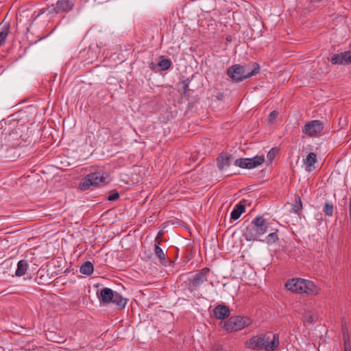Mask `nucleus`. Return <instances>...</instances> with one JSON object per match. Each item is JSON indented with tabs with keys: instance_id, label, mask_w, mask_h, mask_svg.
Masks as SVG:
<instances>
[{
	"instance_id": "obj_8",
	"label": "nucleus",
	"mask_w": 351,
	"mask_h": 351,
	"mask_svg": "<svg viewBox=\"0 0 351 351\" xmlns=\"http://www.w3.org/2000/svg\"><path fill=\"white\" fill-rule=\"evenodd\" d=\"M74 3L71 0H58L47 8L48 14L67 13L73 10Z\"/></svg>"
},
{
	"instance_id": "obj_10",
	"label": "nucleus",
	"mask_w": 351,
	"mask_h": 351,
	"mask_svg": "<svg viewBox=\"0 0 351 351\" xmlns=\"http://www.w3.org/2000/svg\"><path fill=\"white\" fill-rule=\"evenodd\" d=\"M332 64L346 65L351 63V51L335 54L330 59Z\"/></svg>"
},
{
	"instance_id": "obj_32",
	"label": "nucleus",
	"mask_w": 351,
	"mask_h": 351,
	"mask_svg": "<svg viewBox=\"0 0 351 351\" xmlns=\"http://www.w3.org/2000/svg\"><path fill=\"white\" fill-rule=\"evenodd\" d=\"M213 349L215 350L216 351H220L222 348L220 345L219 344H215L214 346H213Z\"/></svg>"
},
{
	"instance_id": "obj_26",
	"label": "nucleus",
	"mask_w": 351,
	"mask_h": 351,
	"mask_svg": "<svg viewBox=\"0 0 351 351\" xmlns=\"http://www.w3.org/2000/svg\"><path fill=\"white\" fill-rule=\"evenodd\" d=\"M278 150L276 148H272L269 150V152L267 153V158L269 162H271V161L275 158L276 155L277 154Z\"/></svg>"
},
{
	"instance_id": "obj_17",
	"label": "nucleus",
	"mask_w": 351,
	"mask_h": 351,
	"mask_svg": "<svg viewBox=\"0 0 351 351\" xmlns=\"http://www.w3.org/2000/svg\"><path fill=\"white\" fill-rule=\"evenodd\" d=\"M28 268V262L27 260L23 259L18 262L17 269L15 275L18 277L23 276L26 273Z\"/></svg>"
},
{
	"instance_id": "obj_5",
	"label": "nucleus",
	"mask_w": 351,
	"mask_h": 351,
	"mask_svg": "<svg viewBox=\"0 0 351 351\" xmlns=\"http://www.w3.org/2000/svg\"><path fill=\"white\" fill-rule=\"evenodd\" d=\"M265 162L264 156H256L253 158H241L234 160V165L242 169H254Z\"/></svg>"
},
{
	"instance_id": "obj_24",
	"label": "nucleus",
	"mask_w": 351,
	"mask_h": 351,
	"mask_svg": "<svg viewBox=\"0 0 351 351\" xmlns=\"http://www.w3.org/2000/svg\"><path fill=\"white\" fill-rule=\"evenodd\" d=\"M302 208V200L300 197L295 199L294 203L292 204V209L293 213H298Z\"/></svg>"
},
{
	"instance_id": "obj_2",
	"label": "nucleus",
	"mask_w": 351,
	"mask_h": 351,
	"mask_svg": "<svg viewBox=\"0 0 351 351\" xmlns=\"http://www.w3.org/2000/svg\"><path fill=\"white\" fill-rule=\"evenodd\" d=\"M269 223L261 216L256 217L247 226L244 236L247 241L258 240L259 237L267 232Z\"/></svg>"
},
{
	"instance_id": "obj_4",
	"label": "nucleus",
	"mask_w": 351,
	"mask_h": 351,
	"mask_svg": "<svg viewBox=\"0 0 351 351\" xmlns=\"http://www.w3.org/2000/svg\"><path fill=\"white\" fill-rule=\"evenodd\" d=\"M252 319L248 317L235 316L229 318L226 322H221L220 325L228 332L237 331L248 326Z\"/></svg>"
},
{
	"instance_id": "obj_15",
	"label": "nucleus",
	"mask_w": 351,
	"mask_h": 351,
	"mask_svg": "<svg viewBox=\"0 0 351 351\" xmlns=\"http://www.w3.org/2000/svg\"><path fill=\"white\" fill-rule=\"evenodd\" d=\"M231 154L227 153H221L217 158V163L218 168L222 171L226 167H229L232 160Z\"/></svg>"
},
{
	"instance_id": "obj_34",
	"label": "nucleus",
	"mask_w": 351,
	"mask_h": 351,
	"mask_svg": "<svg viewBox=\"0 0 351 351\" xmlns=\"http://www.w3.org/2000/svg\"><path fill=\"white\" fill-rule=\"evenodd\" d=\"M161 235H162V232H160L158 234L157 237L156 238V241L157 243H158V241H160V240H159V237H160Z\"/></svg>"
},
{
	"instance_id": "obj_18",
	"label": "nucleus",
	"mask_w": 351,
	"mask_h": 351,
	"mask_svg": "<svg viewBox=\"0 0 351 351\" xmlns=\"http://www.w3.org/2000/svg\"><path fill=\"white\" fill-rule=\"evenodd\" d=\"M128 300L123 298L118 292L115 291L112 298V300L110 303H112L120 308H124Z\"/></svg>"
},
{
	"instance_id": "obj_1",
	"label": "nucleus",
	"mask_w": 351,
	"mask_h": 351,
	"mask_svg": "<svg viewBox=\"0 0 351 351\" xmlns=\"http://www.w3.org/2000/svg\"><path fill=\"white\" fill-rule=\"evenodd\" d=\"M285 287L293 293L308 295H317L319 290L313 282L302 278L289 280L285 284Z\"/></svg>"
},
{
	"instance_id": "obj_22",
	"label": "nucleus",
	"mask_w": 351,
	"mask_h": 351,
	"mask_svg": "<svg viewBox=\"0 0 351 351\" xmlns=\"http://www.w3.org/2000/svg\"><path fill=\"white\" fill-rule=\"evenodd\" d=\"M160 241H158V243L155 245V254L156 256L160 260V261H165L166 260L165 254L163 250L160 247Z\"/></svg>"
},
{
	"instance_id": "obj_20",
	"label": "nucleus",
	"mask_w": 351,
	"mask_h": 351,
	"mask_svg": "<svg viewBox=\"0 0 351 351\" xmlns=\"http://www.w3.org/2000/svg\"><path fill=\"white\" fill-rule=\"evenodd\" d=\"M80 271L82 274L90 276L94 271L93 265L90 261H87L80 267Z\"/></svg>"
},
{
	"instance_id": "obj_14",
	"label": "nucleus",
	"mask_w": 351,
	"mask_h": 351,
	"mask_svg": "<svg viewBox=\"0 0 351 351\" xmlns=\"http://www.w3.org/2000/svg\"><path fill=\"white\" fill-rule=\"evenodd\" d=\"M243 74L245 79H247L253 75H256L260 71V66L257 62H250L243 66Z\"/></svg>"
},
{
	"instance_id": "obj_11",
	"label": "nucleus",
	"mask_w": 351,
	"mask_h": 351,
	"mask_svg": "<svg viewBox=\"0 0 351 351\" xmlns=\"http://www.w3.org/2000/svg\"><path fill=\"white\" fill-rule=\"evenodd\" d=\"M210 271L208 268H204L197 273L192 280V285L194 289L199 288L204 282L208 280L207 276Z\"/></svg>"
},
{
	"instance_id": "obj_23",
	"label": "nucleus",
	"mask_w": 351,
	"mask_h": 351,
	"mask_svg": "<svg viewBox=\"0 0 351 351\" xmlns=\"http://www.w3.org/2000/svg\"><path fill=\"white\" fill-rule=\"evenodd\" d=\"M171 62L169 59L164 58L161 60L158 63V66L162 71H166L171 67Z\"/></svg>"
},
{
	"instance_id": "obj_7",
	"label": "nucleus",
	"mask_w": 351,
	"mask_h": 351,
	"mask_svg": "<svg viewBox=\"0 0 351 351\" xmlns=\"http://www.w3.org/2000/svg\"><path fill=\"white\" fill-rule=\"evenodd\" d=\"M324 131V123L319 120H313L307 122L302 128V132L310 137H317L322 135Z\"/></svg>"
},
{
	"instance_id": "obj_28",
	"label": "nucleus",
	"mask_w": 351,
	"mask_h": 351,
	"mask_svg": "<svg viewBox=\"0 0 351 351\" xmlns=\"http://www.w3.org/2000/svg\"><path fill=\"white\" fill-rule=\"evenodd\" d=\"M274 335V334H271V332H267V333L263 334V337H265L266 339H267V340L264 341L265 345L270 346V344L272 343V338H273Z\"/></svg>"
},
{
	"instance_id": "obj_19",
	"label": "nucleus",
	"mask_w": 351,
	"mask_h": 351,
	"mask_svg": "<svg viewBox=\"0 0 351 351\" xmlns=\"http://www.w3.org/2000/svg\"><path fill=\"white\" fill-rule=\"evenodd\" d=\"M245 210V207L241 203L235 205L233 210L231 212L230 218L234 220L238 219L241 214Z\"/></svg>"
},
{
	"instance_id": "obj_30",
	"label": "nucleus",
	"mask_w": 351,
	"mask_h": 351,
	"mask_svg": "<svg viewBox=\"0 0 351 351\" xmlns=\"http://www.w3.org/2000/svg\"><path fill=\"white\" fill-rule=\"evenodd\" d=\"M182 85L183 94L186 95L188 93V91L190 90L189 88V82H187V80H184V82H182Z\"/></svg>"
},
{
	"instance_id": "obj_33",
	"label": "nucleus",
	"mask_w": 351,
	"mask_h": 351,
	"mask_svg": "<svg viewBox=\"0 0 351 351\" xmlns=\"http://www.w3.org/2000/svg\"><path fill=\"white\" fill-rule=\"evenodd\" d=\"M344 349L345 351H351L350 347L346 343H345Z\"/></svg>"
},
{
	"instance_id": "obj_35",
	"label": "nucleus",
	"mask_w": 351,
	"mask_h": 351,
	"mask_svg": "<svg viewBox=\"0 0 351 351\" xmlns=\"http://www.w3.org/2000/svg\"><path fill=\"white\" fill-rule=\"evenodd\" d=\"M228 41H230V38H227L226 39Z\"/></svg>"
},
{
	"instance_id": "obj_31",
	"label": "nucleus",
	"mask_w": 351,
	"mask_h": 351,
	"mask_svg": "<svg viewBox=\"0 0 351 351\" xmlns=\"http://www.w3.org/2000/svg\"><path fill=\"white\" fill-rule=\"evenodd\" d=\"M119 197V193L118 192H114V193L110 194L108 197V200L114 201V200H117Z\"/></svg>"
},
{
	"instance_id": "obj_12",
	"label": "nucleus",
	"mask_w": 351,
	"mask_h": 351,
	"mask_svg": "<svg viewBox=\"0 0 351 351\" xmlns=\"http://www.w3.org/2000/svg\"><path fill=\"white\" fill-rule=\"evenodd\" d=\"M115 291L110 288L105 287L100 291L98 298L101 304H108L111 302Z\"/></svg>"
},
{
	"instance_id": "obj_25",
	"label": "nucleus",
	"mask_w": 351,
	"mask_h": 351,
	"mask_svg": "<svg viewBox=\"0 0 351 351\" xmlns=\"http://www.w3.org/2000/svg\"><path fill=\"white\" fill-rule=\"evenodd\" d=\"M324 213L327 216H332L333 215L334 208L332 204L326 202L323 209Z\"/></svg>"
},
{
	"instance_id": "obj_9",
	"label": "nucleus",
	"mask_w": 351,
	"mask_h": 351,
	"mask_svg": "<svg viewBox=\"0 0 351 351\" xmlns=\"http://www.w3.org/2000/svg\"><path fill=\"white\" fill-rule=\"evenodd\" d=\"M243 71V66L237 64L230 66L226 71V74L232 82H241L245 80Z\"/></svg>"
},
{
	"instance_id": "obj_21",
	"label": "nucleus",
	"mask_w": 351,
	"mask_h": 351,
	"mask_svg": "<svg viewBox=\"0 0 351 351\" xmlns=\"http://www.w3.org/2000/svg\"><path fill=\"white\" fill-rule=\"evenodd\" d=\"M10 29V24L6 23L3 24L0 31V46L5 42Z\"/></svg>"
},
{
	"instance_id": "obj_27",
	"label": "nucleus",
	"mask_w": 351,
	"mask_h": 351,
	"mask_svg": "<svg viewBox=\"0 0 351 351\" xmlns=\"http://www.w3.org/2000/svg\"><path fill=\"white\" fill-rule=\"evenodd\" d=\"M267 242L268 243H274V242H275L276 240L278 239L277 232H271V233H270L269 234H268V236L267 237Z\"/></svg>"
},
{
	"instance_id": "obj_29",
	"label": "nucleus",
	"mask_w": 351,
	"mask_h": 351,
	"mask_svg": "<svg viewBox=\"0 0 351 351\" xmlns=\"http://www.w3.org/2000/svg\"><path fill=\"white\" fill-rule=\"evenodd\" d=\"M278 115V112H276L275 110L272 111L269 114V119H269V122L270 123H273L276 121Z\"/></svg>"
},
{
	"instance_id": "obj_13",
	"label": "nucleus",
	"mask_w": 351,
	"mask_h": 351,
	"mask_svg": "<svg viewBox=\"0 0 351 351\" xmlns=\"http://www.w3.org/2000/svg\"><path fill=\"white\" fill-rule=\"evenodd\" d=\"M213 314L217 319H224L230 315V310L228 306L219 304L213 309Z\"/></svg>"
},
{
	"instance_id": "obj_16",
	"label": "nucleus",
	"mask_w": 351,
	"mask_h": 351,
	"mask_svg": "<svg viewBox=\"0 0 351 351\" xmlns=\"http://www.w3.org/2000/svg\"><path fill=\"white\" fill-rule=\"evenodd\" d=\"M316 162L317 155L313 152L309 153L306 157V158L304 159V163L306 166V171L308 172L312 171L315 169L314 165Z\"/></svg>"
},
{
	"instance_id": "obj_6",
	"label": "nucleus",
	"mask_w": 351,
	"mask_h": 351,
	"mask_svg": "<svg viewBox=\"0 0 351 351\" xmlns=\"http://www.w3.org/2000/svg\"><path fill=\"white\" fill-rule=\"evenodd\" d=\"M106 178L100 172L92 173L87 175L82 181L80 187L82 190H88L90 186H97L100 184L106 183Z\"/></svg>"
},
{
	"instance_id": "obj_3",
	"label": "nucleus",
	"mask_w": 351,
	"mask_h": 351,
	"mask_svg": "<svg viewBox=\"0 0 351 351\" xmlns=\"http://www.w3.org/2000/svg\"><path fill=\"white\" fill-rule=\"evenodd\" d=\"M265 340H267V339L263 337V334L258 335L252 337L247 343L249 348L254 350L264 349L265 351H274L279 346V335L278 334L273 335L272 343L270 346L265 345Z\"/></svg>"
}]
</instances>
